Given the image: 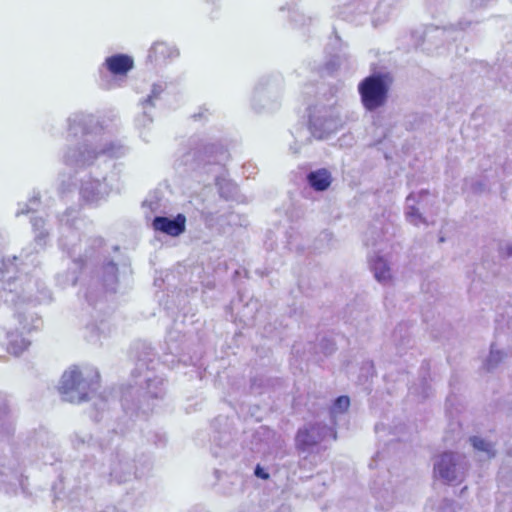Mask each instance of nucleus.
Masks as SVG:
<instances>
[{
	"label": "nucleus",
	"mask_w": 512,
	"mask_h": 512,
	"mask_svg": "<svg viewBox=\"0 0 512 512\" xmlns=\"http://www.w3.org/2000/svg\"><path fill=\"white\" fill-rule=\"evenodd\" d=\"M392 82L389 73H375L363 78L357 88L364 109L372 112L384 107L389 98Z\"/></svg>",
	"instance_id": "1"
},
{
	"label": "nucleus",
	"mask_w": 512,
	"mask_h": 512,
	"mask_svg": "<svg viewBox=\"0 0 512 512\" xmlns=\"http://www.w3.org/2000/svg\"><path fill=\"white\" fill-rule=\"evenodd\" d=\"M407 203L408 207L406 211V218L411 224L415 226H418L421 223H425V220L420 213L421 210L424 213H427L432 211L433 208H438L437 197L434 194L424 190L417 193H411L407 197Z\"/></svg>",
	"instance_id": "2"
},
{
	"label": "nucleus",
	"mask_w": 512,
	"mask_h": 512,
	"mask_svg": "<svg viewBox=\"0 0 512 512\" xmlns=\"http://www.w3.org/2000/svg\"><path fill=\"white\" fill-rule=\"evenodd\" d=\"M59 390L63 400L67 402L81 403L88 399L86 382L78 369H72L63 374Z\"/></svg>",
	"instance_id": "3"
},
{
	"label": "nucleus",
	"mask_w": 512,
	"mask_h": 512,
	"mask_svg": "<svg viewBox=\"0 0 512 512\" xmlns=\"http://www.w3.org/2000/svg\"><path fill=\"white\" fill-rule=\"evenodd\" d=\"M152 226L156 231H160L172 237H177L186 229V217L183 214H177L174 219L157 216L154 218Z\"/></svg>",
	"instance_id": "4"
},
{
	"label": "nucleus",
	"mask_w": 512,
	"mask_h": 512,
	"mask_svg": "<svg viewBox=\"0 0 512 512\" xmlns=\"http://www.w3.org/2000/svg\"><path fill=\"white\" fill-rule=\"evenodd\" d=\"M104 66L112 75L125 76L133 68L134 61L127 54H115L105 59Z\"/></svg>",
	"instance_id": "5"
},
{
	"label": "nucleus",
	"mask_w": 512,
	"mask_h": 512,
	"mask_svg": "<svg viewBox=\"0 0 512 512\" xmlns=\"http://www.w3.org/2000/svg\"><path fill=\"white\" fill-rule=\"evenodd\" d=\"M508 356L507 351L497 343H492L488 355L483 359L482 369L490 372L496 369Z\"/></svg>",
	"instance_id": "6"
},
{
	"label": "nucleus",
	"mask_w": 512,
	"mask_h": 512,
	"mask_svg": "<svg viewBox=\"0 0 512 512\" xmlns=\"http://www.w3.org/2000/svg\"><path fill=\"white\" fill-rule=\"evenodd\" d=\"M307 180L315 191H325L332 183V176L326 168H321L310 172L307 175Z\"/></svg>",
	"instance_id": "7"
},
{
	"label": "nucleus",
	"mask_w": 512,
	"mask_h": 512,
	"mask_svg": "<svg viewBox=\"0 0 512 512\" xmlns=\"http://www.w3.org/2000/svg\"><path fill=\"white\" fill-rule=\"evenodd\" d=\"M172 47L163 41L153 43L148 52V59L151 62L164 61L173 55Z\"/></svg>",
	"instance_id": "8"
},
{
	"label": "nucleus",
	"mask_w": 512,
	"mask_h": 512,
	"mask_svg": "<svg viewBox=\"0 0 512 512\" xmlns=\"http://www.w3.org/2000/svg\"><path fill=\"white\" fill-rule=\"evenodd\" d=\"M315 429L316 426L313 425L310 428H304L298 431L296 435V447L298 450L306 451L318 443V438L312 434V431Z\"/></svg>",
	"instance_id": "9"
},
{
	"label": "nucleus",
	"mask_w": 512,
	"mask_h": 512,
	"mask_svg": "<svg viewBox=\"0 0 512 512\" xmlns=\"http://www.w3.org/2000/svg\"><path fill=\"white\" fill-rule=\"evenodd\" d=\"M371 269L379 282H387L392 278L390 267L382 257H375L371 262Z\"/></svg>",
	"instance_id": "10"
},
{
	"label": "nucleus",
	"mask_w": 512,
	"mask_h": 512,
	"mask_svg": "<svg viewBox=\"0 0 512 512\" xmlns=\"http://www.w3.org/2000/svg\"><path fill=\"white\" fill-rule=\"evenodd\" d=\"M9 342L7 350L9 353L17 356L25 351L29 346V341H27L22 335L12 332L8 335Z\"/></svg>",
	"instance_id": "11"
},
{
	"label": "nucleus",
	"mask_w": 512,
	"mask_h": 512,
	"mask_svg": "<svg viewBox=\"0 0 512 512\" xmlns=\"http://www.w3.org/2000/svg\"><path fill=\"white\" fill-rule=\"evenodd\" d=\"M471 443L476 450L484 453L485 457L491 458L495 455L494 445L491 442L475 436L471 438Z\"/></svg>",
	"instance_id": "12"
},
{
	"label": "nucleus",
	"mask_w": 512,
	"mask_h": 512,
	"mask_svg": "<svg viewBox=\"0 0 512 512\" xmlns=\"http://www.w3.org/2000/svg\"><path fill=\"white\" fill-rule=\"evenodd\" d=\"M435 477L446 478L448 477V464L444 459V455L434 466Z\"/></svg>",
	"instance_id": "13"
},
{
	"label": "nucleus",
	"mask_w": 512,
	"mask_h": 512,
	"mask_svg": "<svg viewBox=\"0 0 512 512\" xmlns=\"http://www.w3.org/2000/svg\"><path fill=\"white\" fill-rule=\"evenodd\" d=\"M350 405V399L348 396H339L333 403V409L339 412H345L348 410Z\"/></svg>",
	"instance_id": "14"
},
{
	"label": "nucleus",
	"mask_w": 512,
	"mask_h": 512,
	"mask_svg": "<svg viewBox=\"0 0 512 512\" xmlns=\"http://www.w3.org/2000/svg\"><path fill=\"white\" fill-rule=\"evenodd\" d=\"M255 475L264 480L269 479V474L265 472L264 469L259 465H257V467L255 468Z\"/></svg>",
	"instance_id": "15"
},
{
	"label": "nucleus",
	"mask_w": 512,
	"mask_h": 512,
	"mask_svg": "<svg viewBox=\"0 0 512 512\" xmlns=\"http://www.w3.org/2000/svg\"><path fill=\"white\" fill-rule=\"evenodd\" d=\"M494 1L495 0H473L472 1V5H473L474 8H481V7H484V6H486L489 3H492Z\"/></svg>",
	"instance_id": "16"
},
{
	"label": "nucleus",
	"mask_w": 512,
	"mask_h": 512,
	"mask_svg": "<svg viewBox=\"0 0 512 512\" xmlns=\"http://www.w3.org/2000/svg\"><path fill=\"white\" fill-rule=\"evenodd\" d=\"M217 151H219V152H221V153H224V150H223L222 148H217V147H215L214 145H212V146L207 147V148L205 149V154H206V155H212L214 152H217Z\"/></svg>",
	"instance_id": "17"
},
{
	"label": "nucleus",
	"mask_w": 512,
	"mask_h": 512,
	"mask_svg": "<svg viewBox=\"0 0 512 512\" xmlns=\"http://www.w3.org/2000/svg\"><path fill=\"white\" fill-rule=\"evenodd\" d=\"M113 150H114V147H113V146H110V147H108V148L102 149V150H100L99 152H97V153L95 154V157H97V156H99V155H101V154H106V153L111 154V153H113Z\"/></svg>",
	"instance_id": "18"
},
{
	"label": "nucleus",
	"mask_w": 512,
	"mask_h": 512,
	"mask_svg": "<svg viewBox=\"0 0 512 512\" xmlns=\"http://www.w3.org/2000/svg\"><path fill=\"white\" fill-rule=\"evenodd\" d=\"M506 254H507L508 256H512V243H510V244H508V245L506 246Z\"/></svg>",
	"instance_id": "19"
}]
</instances>
